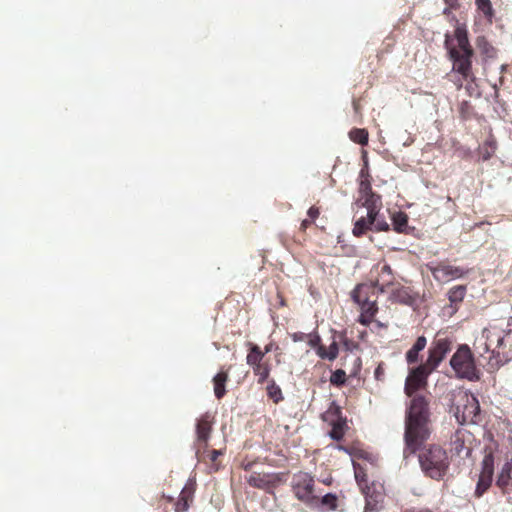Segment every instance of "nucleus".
I'll list each match as a JSON object with an SVG mask.
<instances>
[{"instance_id":"obj_1","label":"nucleus","mask_w":512,"mask_h":512,"mask_svg":"<svg viewBox=\"0 0 512 512\" xmlns=\"http://www.w3.org/2000/svg\"><path fill=\"white\" fill-rule=\"evenodd\" d=\"M428 403L423 396H415L410 404L405 422L404 457L416 453L429 437Z\"/></svg>"},{"instance_id":"obj_2","label":"nucleus","mask_w":512,"mask_h":512,"mask_svg":"<svg viewBox=\"0 0 512 512\" xmlns=\"http://www.w3.org/2000/svg\"><path fill=\"white\" fill-rule=\"evenodd\" d=\"M359 198L356 201L355 216L358 218L354 224H387L384 219L378 218L382 209V198L372 190L370 175L367 170L361 169L359 182Z\"/></svg>"},{"instance_id":"obj_3","label":"nucleus","mask_w":512,"mask_h":512,"mask_svg":"<svg viewBox=\"0 0 512 512\" xmlns=\"http://www.w3.org/2000/svg\"><path fill=\"white\" fill-rule=\"evenodd\" d=\"M418 459L422 471L432 479H442L449 467L446 451L437 445L424 449Z\"/></svg>"},{"instance_id":"obj_4","label":"nucleus","mask_w":512,"mask_h":512,"mask_svg":"<svg viewBox=\"0 0 512 512\" xmlns=\"http://www.w3.org/2000/svg\"><path fill=\"white\" fill-rule=\"evenodd\" d=\"M450 366L455 371L458 378L467 379L469 381H477L480 379V371L476 368L474 357L470 348L463 344L450 359Z\"/></svg>"},{"instance_id":"obj_5","label":"nucleus","mask_w":512,"mask_h":512,"mask_svg":"<svg viewBox=\"0 0 512 512\" xmlns=\"http://www.w3.org/2000/svg\"><path fill=\"white\" fill-rule=\"evenodd\" d=\"M503 324L490 325L483 329L481 335L476 338L474 343L475 351L483 356L485 353L491 352L494 357L500 358V344Z\"/></svg>"},{"instance_id":"obj_6","label":"nucleus","mask_w":512,"mask_h":512,"mask_svg":"<svg viewBox=\"0 0 512 512\" xmlns=\"http://www.w3.org/2000/svg\"><path fill=\"white\" fill-rule=\"evenodd\" d=\"M292 487L297 499L310 507L319 505V495L314 489V479L304 472H300L293 477Z\"/></svg>"},{"instance_id":"obj_7","label":"nucleus","mask_w":512,"mask_h":512,"mask_svg":"<svg viewBox=\"0 0 512 512\" xmlns=\"http://www.w3.org/2000/svg\"><path fill=\"white\" fill-rule=\"evenodd\" d=\"M448 57L452 62V72L458 73L463 79L474 81L475 75L472 69V52H458L454 48L449 49Z\"/></svg>"},{"instance_id":"obj_8","label":"nucleus","mask_w":512,"mask_h":512,"mask_svg":"<svg viewBox=\"0 0 512 512\" xmlns=\"http://www.w3.org/2000/svg\"><path fill=\"white\" fill-rule=\"evenodd\" d=\"M480 412V405L474 395L464 394L459 399V404L455 407V417L458 422H475V418Z\"/></svg>"},{"instance_id":"obj_9","label":"nucleus","mask_w":512,"mask_h":512,"mask_svg":"<svg viewBox=\"0 0 512 512\" xmlns=\"http://www.w3.org/2000/svg\"><path fill=\"white\" fill-rule=\"evenodd\" d=\"M452 347L453 341L449 337H436L429 347L426 362L431 366V368L436 369L444 360L446 355L452 350Z\"/></svg>"},{"instance_id":"obj_10","label":"nucleus","mask_w":512,"mask_h":512,"mask_svg":"<svg viewBox=\"0 0 512 512\" xmlns=\"http://www.w3.org/2000/svg\"><path fill=\"white\" fill-rule=\"evenodd\" d=\"M434 368L428 365L427 362L412 368L405 381V393L411 397L413 393L420 387L426 385L428 376L434 371Z\"/></svg>"},{"instance_id":"obj_11","label":"nucleus","mask_w":512,"mask_h":512,"mask_svg":"<svg viewBox=\"0 0 512 512\" xmlns=\"http://www.w3.org/2000/svg\"><path fill=\"white\" fill-rule=\"evenodd\" d=\"M445 48L449 53L450 48L456 49L458 52H472L474 51L469 38L468 31L465 25L457 24L454 30V38L452 39L449 34L445 35L444 41Z\"/></svg>"},{"instance_id":"obj_12","label":"nucleus","mask_w":512,"mask_h":512,"mask_svg":"<svg viewBox=\"0 0 512 512\" xmlns=\"http://www.w3.org/2000/svg\"><path fill=\"white\" fill-rule=\"evenodd\" d=\"M494 473V457L491 453L484 456L482 470L475 489L477 497H481L490 487Z\"/></svg>"},{"instance_id":"obj_13","label":"nucleus","mask_w":512,"mask_h":512,"mask_svg":"<svg viewBox=\"0 0 512 512\" xmlns=\"http://www.w3.org/2000/svg\"><path fill=\"white\" fill-rule=\"evenodd\" d=\"M430 269L434 278L438 281H449L453 279H458L469 272L468 269L451 266L444 263H440L435 267H431Z\"/></svg>"},{"instance_id":"obj_14","label":"nucleus","mask_w":512,"mask_h":512,"mask_svg":"<svg viewBox=\"0 0 512 512\" xmlns=\"http://www.w3.org/2000/svg\"><path fill=\"white\" fill-rule=\"evenodd\" d=\"M500 358L504 361L512 360V324L506 321L502 326Z\"/></svg>"},{"instance_id":"obj_15","label":"nucleus","mask_w":512,"mask_h":512,"mask_svg":"<svg viewBox=\"0 0 512 512\" xmlns=\"http://www.w3.org/2000/svg\"><path fill=\"white\" fill-rule=\"evenodd\" d=\"M363 493L365 494V508L364 512H377L382 507L383 502V494L381 492L375 491V489L371 487L363 488Z\"/></svg>"},{"instance_id":"obj_16","label":"nucleus","mask_w":512,"mask_h":512,"mask_svg":"<svg viewBox=\"0 0 512 512\" xmlns=\"http://www.w3.org/2000/svg\"><path fill=\"white\" fill-rule=\"evenodd\" d=\"M329 413L337 417L336 420L332 421V430L329 432V436L335 441H340L344 436L346 420L340 416L339 407L331 408Z\"/></svg>"},{"instance_id":"obj_17","label":"nucleus","mask_w":512,"mask_h":512,"mask_svg":"<svg viewBox=\"0 0 512 512\" xmlns=\"http://www.w3.org/2000/svg\"><path fill=\"white\" fill-rule=\"evenodd\" d=\"M211 420L208 413L201 416L196 424V434L198 441L206 442L211 432Z\"/></svg>"},{"instance_id":"obj_18","label":"nucleus","mask_w":512,"mask_h":512,"mask_svg":"<svg viewBox=\"0 0 512 512\" xmlns=\"http://www.w3.org/2000/svg\"><path fill=\"white\" fill-rule=\"evenodd\" d=\"M451 452L453 455L464 459L470 457L472 449L465 445L464 439L459 434H456L451 441Z\"/></svg>"},{"instance_id":"obj_19","label":"nucleus","mask_w":512,"mask_h":512,"mask_svg":"<svg viewBox=\"0 0 512 512\" xmlns=\"http://www.w3.org/2000/svg\"><path fill=\"white\" fill-rule=\"evenodd\" d=\"M497 150V141L494 135L490 134L479 147V155L482 161L491 159Z\"/></svg>"},{"instance_id":"obj_20","label":"nucleus","mask_w":512,"mask_h":512,"mask_svg":"<svg viewBox=\"0 0 512 512\" xmlns=\"http://www.w3.org/2000/svg\"><path fill=\"white\" fill-rule=\"evenodd\" d=\"M475 44L481 55L487 59L495 58L497 55L496 49L490 44L485 36H478Z\"/></svg>"},{"instance_id":"obj_21","label":"nucleus","mask_w":512,"mask_h":512,"mask_svg":"<svg viewBox=\"0 0 512 512\" xmlns=\"http://www.w3.org/2000/svg\"><path fill=\"white\" fill-rule=\"evenodd\" d=\"M250 345V352L247 355V364L250 366H253L254 372H258V370L261 369L260 362L264 357V353L261 352L260 348L252 343H249Z\"/></svg>"},{"instance_id":"obj_22","label":"nucleus","mask_w":512,"mask_h":512,"mask_svg":"<svg viewBox=\"0 0 512 512\" xmlns=\"http://www.w3.org/2000/svg\"><path fill=\"white\" fill-rule=\"evenodd\" d=\"M512 482V459L507 461L501 468L497 477L496 485L500 488H505Z\"/></svg>"},{"instance_id":"obj_23","label":"nucleus","mask_w":512,"mask_h":512,"mask_svg":"<svg viewBox=\"0 0 512 512\" xmlns=\"http://www.w3.org/2000/svg\"><path fill=\"white\" fill-rule=\"evenodd\" d=\"M475 5L477 10L482 13V15L487 19L489 23H492V20L495 16V11L492 7L491 0H475Z\"/></svg>"},{"instance_id":"obj_24","label":"nucleus","mask_w":512,"mask_h":512,"mask_svg":"<svg viewBox=\"0 0 512 512\" xmlns=\"http://www.w3.org/2000/svg\"><path fill=\"white\" fill-rule=\"evenodd\" d=\"M227 380V374L225 372H219L213 378L214 382V393L217 399H221L225 393V382Z\"/></svg>"},{"instance_id":"obj_25","label":"nucleus","mask_w":512,"mask_h":512,"mask_svg":"<svg viewBox=\"0 0 512 512\" xmlns=\"http://www.w3.org/2000/svg\"><path fill=\"white\" fill-rule=\"evenodd\" d=\"M349 138L354 143L365 146L368 144L369 133L364 128H353L349 131Z\"/></svg>"},{"instance_id":"obj_26","label":"nucleus","mask_w":512,"mask_h":512,"mask_svg":"<svg viewBox=\"0 0 512 512\" xmlns=\"http://www.w3.org/2000/svg\"><path fill=\"white\" fill-rule=\"evenodd\" d=\"M466 294V286L458 285L452 287L448 292V299L452 305H456L464 299Z\"/></svg>"},{"instance_id":"obj_27","label":"nucleus","mask_w":512,"mask_h":512,"mask_svg":"<svg viewBox=\"0 0 512 512\" xmlns=\"http://www.w3.org/2000/svg\"><path fill=\"white\" fill-rule=\"evenodd\" d=\"M371 288L367 285H358L353 291H352V299L355 303L358 305H361L363 302L367 301L369 299L368 297V291Z\"/></svg>"},{"instance_id":"obj_28","label":"nucleus","mask_w":512,"mask_h":512,"mask_svg":"<svg viewBox=\"0 0 512 512\" xmlns=\"http://www.w3.org/2000/svg\"><path fill=\"white\" fill-rule=\"evenodd\" d=\"M375 228V231H388L390 226H353L352 233L356 237L363 236Z\"/></svg>"},{"instance_id":"obj_29","label":"nucleus","mask_w":512,"mask_h":512,"mask_svg":"<svg viewBox=\"0 0 512 512\" xmlns=\"http://www.w3.org/2000/svg\"><path fill=\"white\" fill-rule=\"evenodd\" d=\"M391 297L393 298V300L398 301L400 303H404V304L412 303L411 296L409 295L407 289L403 288V287L393 291Z\"/></svg>"},{"instance_id":"obj_30","label":"nucleus","mask_w":512,"mask_h":512,"mask_svg":"<svg viewBox=\"0 0 512 512\" xmlns=\"http://www.w3.org/2000/svg\"><path fill=\"white\" fill-rule=\"evenodd\" d=\"M319 504L326 507L329 510H335L337 507V497L335 494L327 493L319 498Z\"/></svg>"},{"instance_id":"obj_31","label":"nucleus","mask_w":512,"mask_h":512,"mask_svg":"<svg viewBox=\"0 0 512 512\" xmlns=\"http://www.w3.org/2000/svg\"><path fill=\"white\" fill-rule=\"evenodd\" d=\"M459 115L462 120H468L472 116L473 107L468 101H462L459 104Z\"/></svg>"},{"instance_id":"obj_32","label":"nucleus","mask_w":512,"mask_h":512,"mask_svg":"<svg viewBox=\"0 0 512 512\" xmlns=\"http://www.w3.org/2000/svg\"><path fill=\"white\" fill-rule=\"evenodd\" d=\"M392 274V269L389 265H384L381 269V274H380V277H381V280H382V284H381V287H380V291L383 292L384 291V287L385 286H388V285H391L392 284V281L390 279H386L385 277L386 276H390Z\"/></svg>"},{"instance_id":"obj_33","label":"nucleus","mask_w":512,"mask_h":512,"mask_svg":"<svg viewBox=\"0 0 512 512\" xmlns=\"http://www.w3.org/2000/svg\"><path fill=\"white\" fill-rule=\"evenodd\" d=\"M346 381V373L345 371L338 369L334 371L330 377V382L334 385H342Z\"/></svg>"},{"instance_id":"obj_34","label":"nucleus","mask_w":512,"mask_h":512,"mask_svg":"<svg viewBox=\"0 0 512 512\" xmlns=\"http://www.w3.org/2000/svg\"><path fill=\"white\" fill-rule=\"evenodd\" d=\"M327 351H328L327 354L322 355V359H328L330 361H333L337 358L339 349H338V344L335 340H333V342L329 345Z\"/></svg>"},{"instance_id":"obj_35","label":"nucleus","mask_w":512,"mask_h":512,"mask_svg":"<svg viewBox=\"0 0 512 512\" xmlns=\"http://www.w3.org/2000/svg\"><path fill=\"white\" fill-rule=\"evenodd\" d=\"M359 306L363 313H366L370 316H373L375 314V312L377 311L376 303L374 300L368 299L367 301L363 302Z\"/></svg>"},{"instance_id":"obj_36","label":"nucleus","mask_w":512,"mask_h":512,"mask_svg":"<svg viewBox=\"0 0 512 512\" xmlns=\"http://www.w3.org/2000/svg\"><path fill=\"white\" fill-rule=\"evenodd\" d=\"M408 215L402 211H397L392 216V224H407L408 223Z\"/></svg>"},{"instance_id":"obj_37","label":"nucleus","mask_w":512,"mask_h":512,"mask_svg":"<svg viewBox=\"0 0 512 512\" xmlns=\"http://www.w3.org/2000/svg\"><path fill=\"white\" fill-rule=\"evenodd\" d=\"M268 394L276 403L283 399L282 392L277 386L272 385L268 387Z\"/></svg>"},{"instance_id":"obj_38","label":"nucleus","mask_w":512,"mask_h":512,"mask_svg":"<svg viewBox=\"0 0 512 512\" xmlns=\"http://www.w3.org/2000/svg\"><path fill=\"white\" fill-rule=\"evenodd\" d=\"M193 493H194L193 483H188L183 487V489L180 493V497L189 501L192 498Z\"/></svg>"},{"instance_id":"obj_39","label":"nucleus","mask_w":512,"mask_h":512,"mask_svg":"<svg viewBox=\"0 0 512 512\" xmlns=\"http://www.w3.org/2000/svg\"><path fill=\"white\" fill-rule=\"evenodd\" d=\"M419 351L414 350V347H411L406 353V361L408 364H413L418 361Z\"/></svg>"},{"instance_id":"obj_40","label":"nucleus","mask_w":512,"mask_h":512,"mask_svg":"<svg viewBox=\"0 0 512 512\" xmlns=\"http://www.w3.org/2000/svg\"><path fill=\"white\" fill-rule=\"evenodd\" d=\"M189 509V501L179 496L178 501L175 505L176 512H185Z\"/></svg>"},{"instance_id":"obj_41","label":"nucleus","mask_w":512,"mask_h":512,"mask_svg":"<svg viewBox=\"0 0 512 512\" xmlns=\"http://www.w3.org/2000/svg\"><path fill=\"white\" fill-rule=\"evenodd\" d=\"M394 231L397 233L413 234L415 226H393Z\"/></svg>"},{"instance_id":"obj_42","label":"nucleus","mask_w":512,"mask_h":512,"mask_svg":"<svg viewBox=\"0 0 512 512\" xmlns=\"http://www.w3.org/2000/svg\"><path fill=\"white\" fill-rule=\"evenodd\" d=\"M426 343V338L424 336H419L412 347H414V350L421 352L425 348Z\"/></svg>"},{"instance_id":"obj_43","label":"nucleus","mask_w":512,"mask_h":512,"mask_svg":"<svg viewBox=\"0 0 512 512\" xmlns=\"http://www.w3.org/2000/svg\"><path fill=\"white\" fill-rule=\"evenodd\" d=\"M307 214H308L309 218H310L312 221H314V220H316V219L319 217V215H320V210H319V208H318V207H316V206H312V207H310V208H309V210H308Z\"/></svg>"},{"instance_id":"obj_44","label":"nucleus","mask_w":512,"mask_h":512,"mask_svg":"<svg viewBox=\"0 0 512 512\" xmlns=\"http://www.w3.org/2000/svg\"><path fill=\"white\" fill-rule=\"evenodd\" d=\"M257 375H259V382H263L269 375V370L266 367H261L258 372H255Z\"/></svg>"},{"instance_id":"obj_45","label":"nucleus","mask_w":512,"mask_h":512,"mask_svg":"<svg viewBox=\"0 0 512 512\" xmlns=\"http://www.w3.org/2000/svg\"><path fill=\"white\" fill-rule=\"evenodd\" d=\"M352 106H353L355 114L358 115L359 117H361L362 116V113H361L362 107H361L360 100L353 99Z\"/></svg>"},{"instance_id":"obj_46","label":"nucleus","mask_w":512,"mask_h":512,"mask_svg":"<svg viewBox=\"0 0 512 512\" xmlns=\"http://www.w3.org/2000/svg\"><path fill=\"white\" fill-rule=\"evenodd\" d=\"M355 479L360 486L362 485L363 482L366 481L365 474L361 470L356 469V468H355Z\"/></svg>"},{"instance_id":"obj_47","label":"nucleus","mask_w":512,"mask_h":512,"mask_svg":"<svg viewBox=\"0 0 512 512\" xmlns=\"http://www.w3.org/2000/svg\"><path fill=\"white\" fill-rule=\"evenodd\" d=\"M320 341H321L320 337L318 335H314L313 337L310 338L309 345L311 347H317L318 348V346L320 345Z\"/></svg>"},{"instance_id":"obj_48","label":"nucleus","mask_w":512,"mask_h":512,"mask_svg":"<svg viewBox=\"0 0 512 512\" xmlns=\"http://www.w3.org/2000/svg\"><path fill=\"white\" fill-rule=\"evenodd\" d=\"M467 81L466 79H463L462 76L458 77L457 79L453 80L457 90H460L463 87V82Z\"/></svg>"},{"instance_id":"obj_49","label":"nucleus","mask_w":512,"mask_h":512,"mask_svg":"<svg viewBox=\"0 0 512 512\" xmlns=\"http://www.w3.org/2000/svg\"><path fill=\"white\" fill-rule=\"evenodd\" d=\"M444 2L451 8L457 9L459 7L458 0H444Z\"/></svg>"},{"instance_id":"obj_50","label":"nucleus","mask_w":512,"mask_h":512,"mask_svg":"<svg viewBox=\"0 0 512 512\" xmlns=\"http://www.w3.org/2000/svg\"><path fill=\"white\" fill-rule=\"evenodd\" d=\"M328 351L327 349L323 346V345H319L318 348H317V354L320 358H322V355L324 354H327Z\"/></svg>"},{"instance_id":"obj_51","label":"nucleus","mask_w":512,"mask_h":512,"mask_svg":"<svg viewBox=\"0 0 512 512\" xmlns=\"http://www.w3.org/2000/svg\"><path fill=\"white\" fill-rule=\"evenodd\" d=\"M292 337L295 342H298V341L304 340L305 334L304 333H294Z\"/></svg>"},{"instance_id":"obj_52","label":"nucleus","mask_w":512,"mask_h":512,"mask_svg":"<svg viewBox=\"0 0 512 512\" xmlns=\"http://www.w3.org/2000/svg\"><path fill=\"white\" fill-rule=\"evenodd\" d=\"M383 375V371H382V368L381 366H378L376 369H375V377L377 379H381V376Z\"/></svg>"},{"instance_id":"obj_53","label":"nucleus","mask_w":512,"mask_h":512,"mask_svg":"<svg viewBox=\"0 0 512 512\" xmlns=\"http://www.w3.org/2000/svg\"><path fill=\"white\" fill-rule=\"evenodd\" d=\"M218 455H220V451L214 450L212 452V460H215L218 457Z\"/></svg>"},{"instance_id":"obj_54","label":"nucleus","mask_w":512,"mask_h":512,"mask_svg":"<svg viewBox=\"0 0 512 512\" xmlns=\"http://www.w3.org/2000/svg\"><path fill=\"white\" fill-rule=\"evenodd\" d=\"M270 350H271V349H270V346H266V348H265V352H266V353H268V352H270Z\"/></svg>"},{"instance_id":"obj_55","label":"nucleus","mask_w":512,"mask_h":512,"mask_svg":"<svg viewBox=\"0 0 512 512\" xmlns=\"http://www.w3.org/2000/svg\"><path fill=\"white\" fill-rule=\"evenodd\" d=\"M303 225H306V224H309L307 220H303L302 223Z\"/></svg>"},{"instance_id":"obj_56","label":"nucleus","mask_w":512,"mask_h":512,"mask_svg":"<svg viewBox=\"0 0 512 512\" xmlns=\"http://www.w3.org/2000/svg\"><path fill=\"white\" fill-rule=\"evenodd\" d=\"M505 68H506V66H505V65H502V66H501V70H502V71H504V70H505Z\"/></svg>"}]
</instances>
